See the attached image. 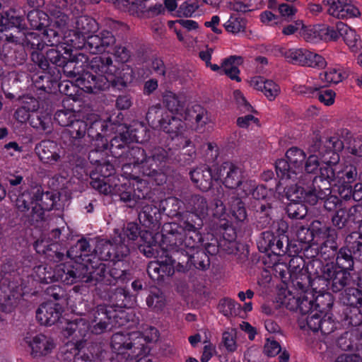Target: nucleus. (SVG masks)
I'll return each instance as SVG.
<instances>
[{"mask_svg": "<svg viewBox=\"0 0 362 362\" xmlns=\"http://www.w3.org/2000/svg\"><path fill=\"white\" fill-rule=\"evenodd\" d=\"M281 350V348L278 341L271 338L267 339L264 347V351L266 355L274 356L279 354Z\"/></svg>", "mask_w": 362, "mask_h": 362, "instance_id": "obj_60", "label": "nucleus"}, {"mask_svg": "<svg viewBox=\"0 0 362 362\" xmlns=\"http://www.w3.org/2000/svg\"><path fill=\"white\" fill-rule=\"evenodd\" d=\"M139 335L138 333H127L124 334L123 333H116L112 336V347L119 354H124V349L129 350L132 349V340L134 337Z\"/></svg>", "mask_w": 362, "mask_h": 362, "instance_id": "obj_30", "label": "nucleus"}, {"mask_svg": "<svg viewBox=\"0 0 362 362\" xmlns=\"http://www.w3.org/2000/svg\"><path fill=\"white\" fill-rule=\"evenodd\" d=\"M199 5L197 1H185L177 11V16L179 17H191L199 8Z\"/></svg>", "mask_w": 362, "mask_h": 362, "instance_id": "obj_48", "label": "nucleus"}, {"mask_svg": "<svg viewBox=\"0 0 362 362\" xmlns=\"http://www.w3.org/2000/svg\"><path fill=\"white\" fill-rule=\"evenodd\" d=\"M324 310L318 309L312 311L305 316H300L298 319V323L302 329L308 328L313 332H317L320 328L322 317L324 314Z\"/></svg>", "mask_w": 362, "mask_h": 362, "instance_id": "obj_29", "label": "nucleus"}, {"mask_svg": "<svg viewBox=\"0 0 362 362\" xmlns=\"http://www.w3.org/2000/svg\"><path fill=\"white\" fill-rule=\"evenodd\" d=\"M62 315L61 306L54 302L42 304L36 311L37 320L45 326H51L59 320Z\"/></svg>", "mask_w": 362, "mask_h": 362, "instance_id": "obj_18", "label": "nucleus"}, {"mask_svg": "<svg viewBox=\"0 0 362 362\" xmlns=\"http://www.w3.org/2000/svg\"><path fill=\"white\" fill-rule=\"evenodd\" d=\"M334 329L335 323L332 320L331 314L324 311L320 329L324 334H329L333 332Z\"/></svg>", "mask_w": 362, "mask_h": 362, "instance_id": "obj_57", "label": "nucleus"}, {"mask_svg": "<svg viewBox=\"0 0 362 362\" xmlns=\"http://www.w3.org/2000/svg\"><path fill=\"white\" fill-rule=\"evenodd\" d=\"M125 238L119 235L114 238L112 242L100 240L98 241L94 254L89 255L90 245L86 239L79 240L76 244L67 252V258L71 259L76 264L78 262L84 264L98 278H93L88 282L99 281L102 280L105 272V264L99 260L107 261L109 259L120 260L129 253V247Z\"/></svg>", "mask_w": 362, "mask_h": 362, "instance_id": "obj_2", "label": "nucleus"}, {"mask_svg": "<svg viewBox=\"0 0 362 362\" xmlns=\"http://www.w3.org/2000/svg\"><path fill=\"white\" fill-rule=\"evenodd\" d=\"M322 3L327 6V13L338 19L358 17L361 15L358 8L351 4V0H322Z\"/></svg>", "mask_w": 362, "mask_h": 362, "instance_id": "obj_16", "label": "nucleus"}, {"mask_svg": "<svg viewBox=\"0 0 362 362\" xmlns=\"http://www.w3.org/2000/svg\"><path fill=\"white\" fill-rule=\"evenodd\" d=\"M263 235L264 240H268V249L271 250L272 252L279 255L281 252H284V243L280 238L274 237L269 232L264 233Z\"/></svg>", "mask_w": 362, "mask_h": 362, "instance_id": "obj_49", "label": "nucleus"}, {"mask_svg": "<svg viewBox=\"0 0 362 362\" xmlns=\"http://www.w3.org/2000/svg\"><path fill=\"white\" fill-rule=\"evenodd\" d=\"M327 65L326 60L321 55L308 50L307 53L306 66L322 69Z\"/></svg>", "mask_w": 362, "mask_h": 362, "instance_id": "obj_52", "label": "nucleus"}, {"mask_svg": "<svg viewBox=\"0 0 362 362\" xmlns=\"http://www.w3.org/2000/svg\"><path fill=\"white\" fill-rule=\"evenodd\" d=\"M202 225V221L199 219V223H195L194 224L189 223V221L185 222L183 223L182 230L185 232L186 238L184 240H182L180 238L179 245H177V242H175V247H173L172 250H182V245H184L186 247H194L196 240H200L197 229L198 227L201 226Z\"/></svg>", "mask_w": 362, "mask_h": 362, "instance_id": "obj_22", "label": "nucleus"}, {"mask_svg": "<svg viewBox=\"0 0 362 362\" xmlns=\"http://www.w3.org/2000/svg\"><path fill=\"white\" fill-rule=\"evenodd\" d=\"M61 230L59 229L52 230L47 239L37 240L35 242V247L37 252L45 253L47 250H52L51 246H54V243L59 238Z\"/></svg>", "mask_w": 362, "mask_h": 362, "instance_id": "obj_36", "label": "nucleus"}, {"mask_svg": "<svg viewBox=\"0 0 362 362\" xmlns=\"http://www.w3.org/2000/svg\"><path fill=\"white\" fill-rule=\"evenodd\" d=\"M189 117L194 119L196 129H200L209 122L207 111L200 105H194L189 112Z\"/></svg>", "mask_w": 362, "mask_h": 362, "instance_id": "obj_38", "label": "nucleus"}, {"mask_svg": "<svg viewBox=\"0 0 362 362\" xmlns=\"http://www.w3.org/2000/svg\"><path fill=\"white\" fill-rule=\"evenodd\" d=\"M342 300L351 306H362V291L356 288H349L345 291Z\"/></svg>", "mask_w": 362, "mask_h": 362, "instance_id": "obj_42", "label": "nucleus"}, {"mask_svg": "<svg viewBox=\"0 0 362 362\" xmlns=\"http://www.w3.org/2000/svg\"><path fill=\"white\" fill-rule=\"evenodd\" d=\"M174 261L166 253L165 257H160L157 261L151 262L147 272L151 279H158L164 276H170L174 273Z\"/></svg>", "mask_w": 362, "mask_h": 362, "instance_id": "obj_19", "label": "nucleus"}, {"mask_svg": "<svg viewBox=\"0 0 362 362\" xmlns=\"http://www.w3.org/2000/svg\"><path fill=\"white\" fill-rule=\"evenodd\" d=\"M47 269V265L44 264L34 267L33 277L36 281L45 284L60 281L67 285L80 281L88 283L93 278H98L91 272H88L87 265L78 262L77 259L76 264L69 259L66 264L57 265L54 271L50 267Z\"/></svg>", "mask_w": 362, "mask_h": 362, "instance_id": "obj_5", "label": "nucleus"}, {"mask_svg": "<svg viewBox=\"0 0 362 362\" xmlns=\"http://www.w3.org/2000/svg\"><path fill=\"white\" fill-rule=\"evenodd\" d=\"M279 301L287 309L294 310L297 309L299 297L296 298L290 291L284 290L279 293Z\"/></svg>", "mask_w": 362, "mask_h": 362, "instance_id": "obj_43", "label": "nucleus"}, {"mask_svg": "<svg viewBox=\"0 0 362 362\" xmlns=\"http://www.w3.org/2000/svg\"><path fill=\"white\" fill-rule=\"evenodd\" d=\"M243 187L245 195L252 193V196L257 199L264 198L267 195L266 189L263 186H259L255 189V185L251 181L243 182Z\"/></svg>", "mask_w": 362, "mask_h": 362, "instance_id": "obj_50", "label": "nucleus"}, {"mask_svg": "<svg viewBox=\"0 0 362 362\" xmlns=\"http://www.w3.org/2000/svg\"><path fill=\"white\" fill-rule=\"evenodd\" d=\"M223 27L227 32L236 35L245 32L246 23L243 18L231 16L223 24Z\"/></svg>", "mask_w": 362, "mask_h": 362, "instance_id": "obj_37", "label": "nucleus"}, {"mask_svg": "<svg viewBox=\"0 0 362 362\" xmlns=\"http://www.w3.org/2000/svg\"><path fill=\"white\" fill-rule=\"evenodd\" d=\"M78 115L73 111L59 110L55 114V119L63 127H69Z\"/></svg>", "mask_w": 362, "mask_h": 362, "instance_id": "obj_47", "label": "nucleus"}, {"mask_svg": "<svg viewBox=\"0 0 362 362\" xmlns=\"http://www.w3.org/2000/svg\"><path fill=\"white\" fill-rule=\"evenodd\" d=\"M221 343L228 352H235L238 349L236 332L234 329L226 330L222 334Z\"/></svg>", "mask_w": 362, "mask_h": 362, "instance_id": "obj_45", "label": "nucleus"}, {"mask_svg": "<svg viewBox=\"0 0 362 362\" xmlns=\"http://www.w3.org/2000/svg\"><path fill=\"white\" fill-rule=\"evenodd\" d=\"M261 22L268 26H275L281 24L280 17L269 11H264L259 15Z\"/></svg>", "mask_w": 362, "mask_h": 362, "instance_id": "obj_58", "label": "nucleus"}, {"mask_svg": "<svg viewBox=\"0 0 362 362\" xmlns=\"http://www.w3.org/2000/svg\"><path fill=\"white\" fill-rule=\"evenodd\" d=\"M131 156H133V163L134 165L144 164V162H149L151 160H154L156 159L155 155L153 156L152 158H147L144 150L139 147L132 148Z\"/></svg>", "mask_w": 362, "mask_h": 362, "instance_id": "obj_56", "label": "nucleus"}, {"mask_svg": "<svg viewBox=\"0 0 362 362\" xmlns=\"http://www.w3.org/2000/svg\"><path fill=\"white\" fill-rule=\"evenodd\" d=\"M303 28V21L298 19L290 24L284 25L282 28V34L288 36L298 33L300 35Z\"/></svg>", "mask_w": 362, "mask_h": 362, "instance_id": "obj_61", "label": "nucleus"}, {"mask_svg": "<svg viewBox=\"0 0 362 362\" xmlns=\"http://www.w3.org/2000/svg\"><path fill=\"white\" fill-rule=\"evenodd\" d=\"M308 52V49H306L292 48L285 50L282 54L291 63L306 66Z\"/></svg>", "mask_w": 362, "mask_h": 362, "instance_id": "obj_32", "label": "nucleus"}, {"mask_svg": "<svg viewBox=\"0 0 362 362\" xmlns=\"http://www.w3.org/2000/svg\"><path fill=\"white\" fill-rule=\"evenodd\" d=\"M261 92L268 100H274L280 93V87L272 80L268 79Z\"/></svg>", "mask_w": 362, "mask_h": 362, "instance_id": "obj_51", "label": "nucleus"}, {"mask_svg": "<svg viewBox=\"0 0 362 362\" xmlns=\"http://www.w3.org/2000/svg\"><path fill=\"white\" fill-rule=\"evenodd\" d=\"M213 170L216 171L214 180H218L223 178V182L226 187L234 189L242 183V170L232 163H223L219 168L216 167Z\"/></svg>", "mask_w": 362, "mask_h": 362, "instance_id": "obj_15", "label": "nucleus"}, {"mask_svg": "<svg viewBox=\"0 0 362 362\" xmlns=\"http://www.w3.org/2000/svg\"><path fill=\"white\" fill-rule=\"evenodd\" d=\"M356 320L351 321V323L357 326L359 325V327L355 330V332H361V338L358 339V343H354L352 339L353 333L352 332H345L339 339L337 340V345L340 349L344 351L348 350H358V345L362 344V325H361V322L362 321V314L361 313H358L356 316Z\"/></svg>", "mask_w": 362, "mask_h": 362, "instance_id": "obj_24", "label": "nucleus"}, {"mask_svg": "<svg viewBox=\"0 0 362 362\" xmlns=\"http://www.w3.org/2000/svg\"><path fill=\"white\" fill-rule=\"evenodd\" d=\"M86 127L87 124L86 122L78 119L76 117L73 123H71L69 131L73 138H80L84 135Z\"/></svg>", "mask_w": 362, "mask_h": 362, "instance_id": "obj_53", "label": "nucleus"}, {"mask_svg": "<svg viewBox=\"0 0 362 362\" xmlns=\"http://www.w3.org/2000/svg\"><path fill=\"white\" fill-rule=\"evenodd\" d=\"M323 76V74L320 73L318 76H310L308 78L309 86H310L315 93L320 91L321 88L327 86L322 78Z\"/></svg>", "mask_w": 362, "mask_h": 362, "instance_id": "obj_64", "label": "nucleus"}, {"mask_svg": "<svg viewBox=\"0 0 362 362\" xmlns=\"http://www.w3.org/2000/svg\"><path fill=\"white\" fill-rule=\"evenodd\" d=\"M351 275L349 270L337 269L333 263H327L320 268L316 276L311 279L310 286L319 292L331 286L334 292L341 291L348 284Z\"/></svg>", "mask_w": 362, "mask_h": 362, "instance_id": "obj_9", "label": "nucleus"}, {"mask_svg": "<svg viewBox=\"0 0 362 362\" xmlns=\"http://www.w3.org/2000/svg\"><path fill=\"white\" fill-rule=\"evenodd\" d=\"M343 148L342 142L337 138H331L324 144L320 141H316L308 149L309 156L305 163V170L308 174L314 173L321 167H326L322 161V156L329 150L339 151Z\"/></svg>", "mask_w": 362, "mask_h": 362, "instance_id": "obj_10", "label": "nucleus"}, {"mask_svg": "<svg viewBox=\"0 0 362 362\" xmlns=\"http://www.w3.org/2000/svg\"><path fill=\"white\" fill-rule=\"evenodd\" d=\"M216 174L208 167L203 165L190 172L192 182L202 191H207L212 186V180Z\"/></svg>", "mask_w": 362, "mask_h": 362, "instance_id": "obj_21", "label": "nucleus"}, {"mask_svg": "<svg viewBox=\"0 0 362 362\" xmlns=\"http://www.w3.org/2000/svg\"><path fill=\"white\" fill-rule=\"evenodd\" d=\"M90 71L83 76L84 85L82 88L88 93H96L109 87L115 81L116 67L110 57L96 56L89 63Z\"/></svg>", "mask_w": 362, "mask_h": 362, "instance_id": "obj_7", "label": "nucleus"}, {"mask_svg": "<svg viewBox=\"0 0 362 362\" xmlns=\"http://www.w3.org/2000/svg\"><path fill=\"white\" fill-rule=\"evenodd\" d=\"M163 102L170 112V115H182L183 107L175 93L167 92L163 96Z\"/></svg>", "mask_w": 362, "mask_h": 362, "instance_id": "obj_40", "label": "nucleus"}, {"mask_svg": "<svg viewBox=\"0 0 362 362\" xmlns=\"http://www.w3.org/2000/svg\"><path fill=\"white\" fill-rule=\"evenodd\" d=\"M16 209L24 214L30 221H38L43 218L45 211L52 209L58 197L53 192H43L40 187H35L31 192L23 191L17 197L13 190L8 192Z\"/></svg>", "mask_w": 362, "mask_h": 362, "instance_id": "obj_4", "label": "nucleus"}, {"mask_svg": "<svg viewBox=\"0 0 362 362\" xmlns=\"http://www.w3.org/2000/svg\"><path fill=\"white\" fill-rule=\"evenodd\" d=\"M179 116L182 115H168L159 121L160 128L168 133L172 139L182 135L185 129L186 124Z\"/></svg>", "mask_w": 362, "mask_h": 362, "instance_id": "obj_20", "label": "nucleus"}, {"mask_svg": "<svg viewBox=\"0 0 362 362\" xmlns=\"http://www.w3.org/2000/svg\"><path fill=\"white\" fill-rule=\"evenodd\" d=\"M192 213L198 217L199 220H202V218L207 214L208 206L206 201L202 197L195 196L192 199Z\"/></svg>", "mask_w": 362, "mask_h": 362, "instance_id": "obj_44", "label": "nucleus"}, {"mask_svg": "<svg viewBox=\"0 0 362 362\" xmlns=\"http://www.w3.org/2000/svg\"><path fill=\"white\" fill-rule=\"evenodd\" d=\"M351 251L347 247H341L337 256L336 262L339 269L351 271L354 268Z\"/></svg>", "mask_w": 362, "mask_h": 362, "instance_id": "obj_35", "label": "nucleus"}, {"mask_svg": "<svg viewBox=\"0 0 362 362\" xmlns=\"http://www.w3.org/2000/svg\"><path fill=\"white\" fill-rule=\"evenodd\" d=\"M28 21L33 29L41 30L47 29L49 23V17L43 11L33 9L28 13Z\"/></svg>", "mask_w": 362, "mask_h": 362, "instance_id": "obj_31", "label": "nucleus"}, {"mask_svg": "<svg viewBox=\"0 0 362 362\" xmlns=\"http://www.w3.org/2000/svg\"><path fill=\"white\" fill-rule=\"evenodd\" d=\"M237 124L241 128H248L250 127H258L259 119L252 115L240 117L237 119Z\"/></svg>", "mask_w": 362, "mask_h": 362, "instance_id": "obj_62", "label": "nucleus"}, {"mask_svg": "<svg viewBox=\"0 0 362 362\" xmlns=\"http://www.w3.org/2000/svg\"><path fill=\"white\" fill-rule=\"evenodd\" d=\"M298 238L301 242L308 243L316 238L317 241L322 240L324 244L334 243L337 238V231L331 227L322 225L319 221L311 224V229L302 227L298 232Z\"/></svg>", "mask_w": 362, "mask_h": 362, "instance_id": "obj_12", "label": "nucleus"}, {"mask_svg": "<svg viewBox=\"0 0 362 362\" xmlns=\"http://www.w3.org/2000/svg\"><path fill=\"white\" fill-rule=\"evenodd\" d=\"M243 58L240 56H230L222 62L223 74L227 75L232 80L240 81L239 77L240 70L238 66L243 63Z\"/></svg>", "mask_w": 362, "mask_h": 362, "instance_id": "obj_28", "label": "nucleus"}, {"mask_svg": "<svg viewBox=\"0 0 362 362\" xmlns=\"http://www.w3.org/2000/svg\"><path fill=\"white\" fill-rule=\"evenodd\" d=\"M278 11L282 18L291 19L296 14L298 10L293 5L281 4L279 5Z\"/></svg>", "mask_w": 362, "mask_h": 362, "instance_id": "obj_63", "label": "nucleus"}, {"mask_svg": "<svg viewBox=\"0 0 362 362\" xmlns=\"http://www.w3.org/2000/svg\"><path fill=\"white\" fill-rule=\"evenodd\" d=\"M68 25L69 18L66 14L60 11L52 13L47 28L41 33L42 42L50 46L56 45L59 42L60 35L69 30Z\"/></svg>", "mask_w": 362, "mask_h": 362, "instance_id": "obj_11", "label": "nucleus"}, {"mask_svg": "<svg viewBox=\"0 0 362 362\" xmlns=\"http://www.w3.org/2000/svg\"><path fill=\"white\" fill-rule=\"evenodd\" d=\"M57 144L52 141H42L35 147V151L40 159L46 163H57L60 156L57 152Z\"/></svg>", "mask_w": 362, "mask_h": 362, "instance_id": "obj_23", "label": "nucleus"}, {"mask_svg": "<svg viewBox=\"0 0 362 362\" xmlns=\"http://www.w3.org/2000/svg\"><path fill=\"white\" fill-rule=\"evenodd\" d=\"M320 25H306L303 22V28L300 36L306 42H315L320 40Z\"/></svg>", "mask_w": 362, "mask_h": 362, "instance_id": "obj_41", "label": "nucleus"}, {"mask_svg": "<svg viewBox=\"0 0 362 362\" xmlns=\"http://www.w3.org/2000/svg\"><path fill=\"white\" fill-rule=\"evenodd\" d=\"M336 93L331 89H327L317 93L319 101L326 106H330L335 101Z\"/></svg>", "mask_w": 362, "mask_h": 362, "instance_id": "obj_59", "label": "nucleus"}, {"mask_svg": "<svg viewBox=\"0 0 362 362\" xmlns=\"http://www.w3.org/2000/svg\"><path fill=\"white\" fill-rule=\"evenodd\" d=\"M337 28L352 52H357L362 47L359 37L354 29L341 22L337 24Z\"/></svg>", "mask_w": 362, "mask_h": 362, "instance_id": "obj_26", "label": "nucleus"}, {"mask_svg": "<svg viewBox=\"0 0 362 362\" xmlns=\"http://www.w3.org/2000/svg\"><path fill=\"white\" fill-rule=\"evenodd\" d=\"M240 307V305L238 303L229 298L223 299L218 304L219 311L225 316L236 315L237 310H238Z\"/></svg>", "mask_w": 362, "mask_h": 362, "instance_id": "obj_46", "label": "nucleus"}, {"mask_svg": "<svg viewBox=\"0 0 362 362\" xmlns=\"http://www.w3.org/2000/svg\"><path fill=\"white\" fill-rule=\"evenodd\" d=\"M22 19L15 15V11L0 13V32H4L13 27H20Z\"/></svg>", "mask_w": 362, "mask_h": 362, "instance_id": "obj_33", "label": "nucleus"}, {"mask_svg": "<svg viewBox=\"0 0 362 362\" xmlns=\"http://www.w3.org/2000/svg\"><path fill=\"white\" fill-rule=\"evenodd\" d=\"M127 317L124 310H116L112 306L98 305L89 314L91 322H96L92 327L88 322L87 317H81L68 322L63 329L62 334L65 337H71L73 339L78 340L84 337L90 330L93 334L103 333L111 325L112 327H120L124 325L123 320Z\"/></svg>", "mask_w": 362, "mask_h": 362, "instance_id": "obj_3", "label": "nucleus"}, {"mask_svg": "<svg viewBox=\"0 0 362 362\" xmlns=\"http://www.w3.org/2000/svg\"><path fill=\"white\" fill-rule=\"evenodd\" d=\"M31 102L34 103L32 107H22L16 111L15 117L19 122H25L30 117V111H35L37 110V101L34 99H31Z\"/></svg>", "mask_w": 362, "mask_h": 362, "instance_id": "obj_54", "label": "nucleus"}, {"mask_svg": "<svg viewBox=\"0 0 362 362\" xmlns=\"http://www.w3.org/2000/svg\"><path fill=\"white\" fill-rule=\"evenodd\" d=\"M327 297L330 299V295L327 293L322 296H318L314 299L311 293L306 292L303 296L299 297L297 309L300 313V316H305L312 311L320 309L319 302L321 298Z\"/></svg>", "mask_w": 362, "mask_h": 362, "instance_id": "obj_27", "label": "nucleus"}, {"mask_svg": "<svg viewBox=\"0 0 362 362\" xmlns=\"http://www.w3.org/2000/svg\"><path fill=\"white\" fill-rule=\"evenodd\" d=\"M147 305L154 310H162L165 305V298L158 289L152 290L146 298Z\"/></svg>", "mask_w": 362, "mask_h": 362, "instance_id": "obj_39", "label": "nucleus"}, {"mask_svg": "<svg viewBox=\"0 0 362 362\" xmlns=\"http://www.w3.org/2000/svg\"><path fill=\"white\" fill-rule=\"evenodd\" d=\"M74 28L87 39L86 49L90 53H109L113 49L112 46L115 44V40L111 33L104 30L98 35H92L98 30V25L93 18L87 16L78 17Z\"/></svg>", "mask_w": 362, "mask_h": 362, "instance_id": "obj_8", "label": "nucleus"}, {"mask_svg": "<svg viewBox=\"0 0 362 362\" xmlns=\"http://www.w3.org/2000/svg\"><path fill=\"white\" fill-rule=\"evenodd\" d=\"M93 175H91V185L94 189L98 190L100 193L104 194H119L121 200L125 202H131L133 200L134 201V203L133 204H130V206L132 207H134L136 206L139 199L144 197V193H142L141 195L136 194L132 195L131 192L129 191L121 192L120 189L117 188V185L112 187L108 183L110 181L109 179L106 180V178L103 177H94Z\"/></svg>", "mask_w": 362, "mask_h": 362, "instance_id": "obj_14", "label": "nucleus"}, {"mask_svg": "<svg viewBox=\"0 0 362 362\" xmlns=\"http://www.w3.org/2000/svg\"><path fill=\"white\" fill-rule=\"evenodd\" d=\"M62 35L64 39L63 45H65L63 47L64 53L70 54L73 49L86 48L87 39L75 28L74 30L69 29Z\"/></svg>", "mask_w": 362, "mask_h": 362, "instance_id": "obj_25", "label": "nucleus"}, {"mask_svg": "<svg viewBox=\"0 0 362 362\" xmlns=\"http://www.w3.org/2000/svg\"><path fill=\"white\" fill-rule=\"evenodd\" d=\"M339 160L338 151L329 150L324 154L322 161L326 163V167L320 168V179L338 186L339 194L347 200L351 199V184L357 177V170L351 165H338Z\"/></svg>", "mask_w": 362, "mask_h": 362, "instance_id": "obj_6", "label": "nucleus"}, {"mask_svg": "<svg viewBox=\"0 0 362 362\" xmlns=\"http://www.w3.org/2000/svg\"><path fill=\"white\" fill-rule=\"evenodd\" d=\"M286 160L280 159L276 163V172L279 178L276 191L285 192L286 198L293 202L287 208L288 216L302 218L306 214V208L302 204L315 205L319 199H324L330 194L325 191L316 192L313 187L312 178L303 172L305 153L296 148H289L286 153Z\"/></svg>", "mask_w": 362, "mask_h": 362, "instance_id": "obj_1", "label": "nucleus"}, {"mask_svg": "<svg viewBox=\"0 0 362 362\" xmlns=\"http://www.w3.org/2000/svg\"><path fill=\"white\" fill-rule=\"evenodd\" d=\"M339 35L337 29L335 30L333 28L320 25V40H337Z\"/></svg>", "mask_w": 362, "mask_h": 362, "instance_id": "obj_55", "label": "nucleus"}, {"mask_svg": "<svg viewBox=\"0 0 362 362\" xmlns=\"http://www.w3.org/2000/svg\"><path fill=\"white\" fill-rule=\"evenodd\" d=\"M23 296V291L18 281L4 279L0 284V310L15 306Z\"/></svg>", "mask_w": 362, "mask_h": 362, "instance_id": "obj_13", "label": "nucleus"}, {"mask_svg": "<svg viewBox=\"0 0 362 362\" xmlns=\"http://www.w3.org/2000/svg\"><path fill=\"white\" fill-rule=\"evenodd\" d=\"M323 80L327 83V86L330 84H337L342 81L346 77V74L341 66H334L329 68L327 71L322 73Z\"/></svg>", "mask_w": 362, "mask_h": 362, "instance_id": "obj_34", "label": "nucleus"}, {"mask_svg": "<svg viewBox=\"0 0 362 362\" xmlns=\"http://www.w3.org/2000/svg\"><path fill=\"white\" fill-rule=\"evenodd\" d=\"M24 340L30 348L33 357L46 356L54 348L52 339L42 334H28Z\"/></svg>", "mask_w": 362, "mask_h": 362, "instance_id": "obj_17", "label": "nucleus"}]
</instances>
